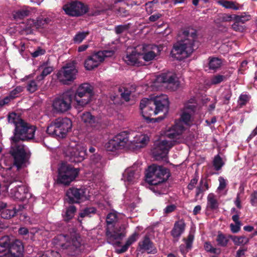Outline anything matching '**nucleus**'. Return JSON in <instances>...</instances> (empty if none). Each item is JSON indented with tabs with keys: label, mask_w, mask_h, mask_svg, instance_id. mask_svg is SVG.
Instances as JSON below:
<instances>
[{
	"label": "nucleus",
	"mask_w": 257,
	"mask_h": 257,
	"mask_svg": "<svg viewBox=\"0 0 257 257\" xmlns=\"http://www.w3.org/2000/svg\"><path fill=\"white\" fill-rule=\"evenodd\" d=\"M226 80V77L222 75H216L211 79V83L213 84H218L221 82Z\"/></svg>",
	"instance_id": "55"
},
{
	"label": "nucleus",
	"mask_w": 257,
	"mask_h": 257,
	"mask_svg": "<svg viewBox=\"0 0 257 257\" xmlns=\"http://www.w3.org/2000/svg\"><path fill=\"white\" fill-rule=\"evenodd\" d=\"M11 143L9 154L14 159V165L20 169L29 160L31 153L25 145L20 142L11 140Z\"/></svg>",
	"instance_id": "7"
},
{
	"label": "nucleus",
	"mask_w": 257,
	"mask_h": 257,
	"mask_svg": "<svg viewBox=\"0 0 257 257\" xmlns=\"http://www.w3.org/2000/svg\"><path fill=\"white\" fill-rule=\"evenodd\" d=\"M219 207V203L216 199V195L212 193H209L207 197L206 209L208 210L214 211Z\"/></svg>",
	"instance_id": "31"
},
{
	"label": "nucleus",
	"mask_w": 257,
	"mask_h": 257,
	"mask_svg": "<svg viewBox=\"0 0 257 257\" xmlns=\"http://www.w3.org/2000/svg\"><path fill=\"white\" fill-rule=\"evenodd\" d=\"M158 82L166 84V87L171 91L176 90L179 86L176 75L170 72L162 73L157 77Z\"/></svg>",
	"instance_id": "17"
},
{
	"label": "nucleus",
	"mask_w": 257,
	"mask_h": 257,
	"mask_svg": "<svg viewBox=\"0 0 257 257\" xmlns=\"http://www.w3.org/2000/svg\"><path fill=\"white\" fill-rule=\"evenodd\" d=\"M204 248L205 250L210 253H212L215 254H220L221 253V249L219 248L214 247L211 243L209 242H205L204 245Z\"/></svg>",
	"instance_id": "40"
},
{
	"label": "nucleus",
	"mask_w": 257,
	"mask_h": 257,
	"mask_svg": "<svg viewBox=\"0 0 257 257\" xmlns=\"http://www.w3.org/2000/svg\"><path fill=\"white\" fill-rule=\"evenodd\" d=\"M73 90H69L56 97L53 101L52 106L56 112L63 113L71 107V103L74 100Z\"/></svg>",
	"instance_id": "10"
},
{
	"label": "nucleus",
	"mask_w": 257,
	"mask_h": 257,
	"mask_svg": "<svg viewBox=\"0 0 257 257\" xmlns=\"http://www.w3.org/2000/svg\"><path fill=\"white\" fill-rule=\"evenodd\" d=\"M113 229L111 230L110 227L106 228V235L107 242L116 246H119L121 244L120 240L125 236V227L124 224L120 225H113Z\"/></svg>",
	"instance_id": "11"
},
{
	"label": "nucleus",
	"mask_w": 257,
	"mask_h": 257,
	"mask_svg": "<svg viewBox=\"0 0 257 257\" xmlns=\"http://www.w3.org/2000/svg\"><path fill=\"white\" fill-rule=\"evenodd\" d=\"M205 191V189H204V187L201 186H197L196 189V194H195V198L196 200H197L199 195L201 194L200 199H201L203 197L204 192Z\"/></svg>",
	"instance_id": "63"
},
{
	"label": "nucleus",
	"mask_w": 257,
	"mask_h": 257,
	"mask_svg": "<svg viewBox=\"0 0 257 257\" xmlns=\"http://www.w3.org/2000/svg\"><path fill=\"white\" fill-rule=\"evenodd\" d=\"M53 244L60 247L64 252L70 256H76L84 250L82 239L79 235L74 234H60L56 236L53 240Z\"/></svg>",
	"instance_id": "3"
},
{
	"label": "nucleus",
	"mask_w": 257,
	"mask_h": 257,
	"mask_svg": "<svg viewBox=\"0 0 257 257\" xmlns=\"http://www.w3.org/2000/svg\"><path fill=\"white\" fill-rule=\"evenodd\" d=\"M184 130V127L183 125L176 123V124L173 126V129L169 130L167 132L166 136L171 139H180Z\"/></svg>",
	"instance_id": "29"
},
{
	"label": "nucleus",
	"mask_w": 257,
	"mask_h": 257,
	"mask_svg": "<svg viewBox=\"0 0 257 257\" xmlns=\"http://www.w3.org/2000/svg\"><path fill=\"white\" fill-rule=\"evenodd\" d=\"M81 118L82 121L89 124L96 130H99L101 127L100 119L92 115L90 112L85 111L83 112L81 115Z\"/></svg>",
	"instance_id": "22"
},
{
	"label": "nucleus",
	"mask_w": 257,
	"mask_h": 257,
	"mask_svg": "<svg viewBox=\"0 0 257 257\" xmlns=\"http://www.w3.org/2000/svg\"><path fill=\"white\" fill-rule=\"evenodd\" d=\"M250 203L252 205H257V191H254L250 195Z\"/></svg>",
	"instance_id": "64"
},
{
	"label": "nucleus",
	"mask_w": 257,
	"mask_h": 257,
	"mask_svg": "<svg viewBox=\"0 0 257 257\" xmlns=\"http://www.w3.org/2000/svg\"><path fill=\"white\" fill-rule=\"evenodd\" d=\"M37 127L25 121L18 123L13 131V136L10 140L14 142H29L35 140Z\"/></svg>",
	"instance_id": "6"
},
{
	"label": "nucleus",
	"mask_w": 257,
	"mask_h": 257,
	"mask_svg": "<svg viewBox=\"0 0 257 257\" xmlns=\"http://www.w3.org/2000/svg\"><path fill=\"white\" fill-rule=\"evenodd\" d=\"M98 53H101V57H102V62L104 61V58L107 57H111L114 54V51L113 50H103L99 51Z\"/></svg>",
	"instance_id": "58"
},
{
	"label": "nucleus",
	"mask_w": 257,
	"mask_h": 257,
	"mask_svg": "<svg viewBox=\"0 0 257 257\" xmlns=\"http://www.w3.org/2000/svg\"><path fill=\"white\" fill-rule=\"evenodd\" d=\"M162 50L163 46L161 45H150L143 53H140L141 58L146 62L151 61L159 56Z\"/></svg>",
	"instance_id": "18"
},
{
	"label": "nucleus",
	"mask_w": 257,
	"mask_h": 257,
	"mask_svg": "<svg viewBox=\"0 0 257 257\" xmlns=\"http://www.w3.org/2000/svg\"><path fill=\"white\" fill-rule=\"evenodd\" d=\"M29 190L25 185H19L11 190L12 197L16 200L23 201L27 198Z\"/></svg>",
	"instance_id": "24"
},
{
	"label": "nucleus",
	"mask_w": 257,
	"mask_h": 257,
	"mask_svg": "<svg viewBox=\"0 0 257 257\" xmlns=\"http://www.w3.org/2000/svg\"><path fill=\"white\" fill-rule=\"evenodd\" d=\"M137 249L142 253L146 251L148 254H156L157 252L154 243L147 235L139 242Z\"/></svg>",
	"instance_id": "19"
},
{
	"label": "nucleus",
	"mask_w": 257,
	"mask_h": 257,
	"mask_svg": "<svg viewBox=\"0 0 257 257\" xmlns=\"http://www.w3.org/2000/svg\"><path fill=\"white\" fill-rule=\"evenodd\" d=\"M140 108L147 123L159 122L163 120L168 113L169 101L165 95L157 96L151 99L144 98L141 101Z\"/></svg>",
	"instance_id": "1"
},
{
	"label": "nucleus",
	"mask_w": 257,
	"mask_h": 257,
	"mask_svg": "<svg viewBox=\"0 0 257 257\" xmlns=\"http://www.w3.org/2000/svg\"><path fill=\"white\" fill-rule=\"evenodd\" d=\"M186 227V224L183 219H180L175 222L174 227L171 231V234L177 241L182 234L184 232Z\"/></svg>",
	"instance_id": "26"
},
{
	"label": "nucleus",
	"mask_w": 257,
	"mask_h": 257,
	"mask_svg": "<svg viewBox=\"0 0 257 257\" xmlns=\"http://www.w3.org/2000/svg\"><path fill=\"white\" fill-rule=\"evenodd\" d=\"M128 141V134L122 132L115 136L106 143L105 147L107 151L113 152L123 148Z\"/></svg>",
	"instance_id": "14"
},
{
	"label": "nucleus",
	"mask_w": 257,
	"mask_h": 257,
	"mask_svg": "<svg viewBox=\"0 0 257 257\" xmlns=\"http://www.w3.org/2000/svg\"><path fill=\"white\" fill-rule=\"evenodd\" d=\"M30 14L31 11L28 8H23L14 11L13 16L15 20L19 21L28 17Z\"/></svg>",
	"instance_id": "32"
},
{
	"label": "nucleus",
	"mask_w": 257,
	"mask_h": 257,
	"mask_svg": "<svg viewBox=\"0 0 257 257\" xmlns=\"http://www.w3.org/2000/svg\"><path fill=\"white\" fill-rule=\"evenodd\" d=\"M26 87L27 90L29 92L33 93L38 89L39 85L36 82V80H31L27 82Z\"/></svg>",
	"instance_id": "43"
},
{
	"label": "nucleus",
	"mask_w": 257,
	"mask_h": 257,
	"mask_svg": "<svg viewBox=\"0 0 257 257\" xmlns=\"http://www.w3.org/2000/svg\"><path fill=\"white\" fill-rule=\"evenodd\" d=\"M96 213V209L93 207H86L82 210L79 214V217L84 218L85 217H91L92 215Z\"/></svg>",
	"instance_id": "36"
},
{
	"label": "nucleus",
	"mask_w": 257,
	"mask_h": 257,
	"mask_svg": "<svg viewBox=\"0 0 257 257\" xmlns=\"http://www.w3.org/2000/svg\"><path fill=\"white\" fill-rule=\"evenodd\" d=\"M48 61L43 63V64L41 65V67H44L41 73L45 77L47 76L48 75L50 74L53 71V67L52 66H48Z\"/></svg>",
	"instance_id": "51"
},
{
	"label": "nucleus",
	"mask_w": 257,
	"mask_h": 257,
	"mask_svg": "<svg viewBox=\"0 0 257 257\" xmlns=\"http://www.w3.org/2000/svg\"><path fill=\"white\" fill-rule=\"evenodd\" d=\"M68 153L70 154V161L75 163L83 161L86 154L85 148L80 146L69 149Z\"/></svg>",
	"instance_id": "21"
},
{
	"label": "nucleus",
	"mask_w": 257,
	"mask_h": 257,
	"mask_svg": "<svg viewBox=\"0 0 257 257\" xmlns=\"http://www.w3.org/2000/svg\"><path fill=\"white\" fill-rule=\"evenodd\" d=\"M230 237V239L233 241L234 244L236 245L244 244L248 242V239L244 236H238L231 235Z\"/></svg>",
	"instance_id": "37"
},
{
	"label": "nucleus",
	"mask_w": 257,
	"mask_h": 257,
	"mask_svg": "<svg viewBox=\"0 0 257 257\" xmlns=\"http://www.w3.org/2000/svg\"><path fill=\"white\" fill-rule=\"evenodd\" d=\"M13 239L9 236L5 235L0 238V257H6Z\"/></svg>",
	"instance_id": "28"
},
{
	"label": "nucleus",
	"mask_w": 257,
	"mask_h": 257,
	"mask_svg": "<svg viewBox=\"0 0 257 257\" xmlns=\"http://www.w3.org/2000/svg\"><path fill=\"white\" fill-rule=\"evenodd\" d=\"M224 164V163L222 160V159L219 155H217L214 157L213 161V165L215 170H220Z\"/></svg>",
	"instance_id": "44"
},
{
	"label": "nucleus",
	"mask_w": 257,
	"mask_h": 257,
	"mask_svg": "<svg viewBox=\"0 0 257 257\" xmlns=\"http://www.w3.org/2000/svg\"><path fill=\"white\" fill-rule=\"evenodd\" d=\"M222 64V60L218 57H209L208 58V67L209 69L216 71Z\"/></svg>",
	"instance_id": "34"
},
{
	"label": "nucleus",
	"mask_w": 257,
	"mask_h": 257,
	"mask_svg": "<svg viewBox=\"0 0 257 257\" xmlns=\"http://www.w3.org/2000/svg\"><path fill=\"white\" fill-rule=\"evenodd\" d=\"M139 58H141L140 53H137L136 51L133 50L131 53L126 55L124 60L128 65H138L140 64Z\"/></svg>",
	"instance_id": "30"
},
{
	"label": "nucleus",
	"mask_w": 257,
	"mask_h": 257,
	"mask_svg": "<svg viewBox=\"0 0 257 257\" xmlns=\"http://www.w3.org/2000/svg\"><path fill=\"white\" fill-rule=\"evenodd\" d=\"M72 123L68 117H59L52 121L47 126V133L57 139L65 138L71 130Z\"/></svg>",
	"instance_id": "5"
},
{
	"label": "nucleus",
	"mask_w": 257,
	"mask_h": 257,
	"mask_svg": "<svg viewBox=\"0 0 257 257\" xmlns=\"http://www.w3.org/2000/svg\"><path fill=\"white\" fill-rule=\"evenodd\" d=\"M191 118V115L189 113L186 112H183L180 117L181 120L185 124H188Z\"/></svg>",
	"instance_id": "61"
},
{
	"label": "nucleus",
	"mask_w": 257,
	"mask_h": 257,
	"mask_svg": "<svg viewBox=\"0 0 257 257\" xmlns=\"http://www.w3.org/2000/svg\"><path fill=\"white\" fill-rule=\"evenodd\" d=\"M184 39L176 43L171 51L172 56L177 60H182L188 57L198 48L195 46L197 32L194 30L190 32L185 30L183 32Z\"/></svg>",
	"instance_id": "2"
},
{
	"label": "nucleus",
	"mask_w": 257,
	"mask_h": 257,
	"mask_svg": "<svg viewBox=\"0 0 257 257\" xmlns=\"http://www.w3.org/2000/svg\"><path fill=\"white\" fill-rule=\"evenodd\" d=\"M15 207L8 205L6 203L0 201V215L2 218L9 219L17 214Z\"/></svg>",
	"instance_id": "25"
},
{
	"label": "nucleus",
	"mask_w": 257,
	"mask_h": 257,
	"mask_svg": "<svg viewBox=\"0 0 257 257\" xmlns=\"http://www.w3.org/2000/svg\"><path fill=\"white\" fill-rule=\"evenodd\" d=\"M136 176V171L132 169L126 170L123 174L124 177L130 183H134Z\"/></svg>",
	"instance_id": "39"
},
{
	"label": "nucleus",
	"mask_w": 257,
	"mask_h": 257,
	"mask_svg": "<svg viewBox=\"0 0 257 257\" xmlns=\"http://www.w3.org/2000/svg\"><path fill=\"white\" fill-rule=\"evenodd\" d=\"M219 3L223 7L226 9H232L235 10H237L239 9L238 7L235 6V3L232 1H220Z\"/></svg>",
	"instance_id": "47"
},
{
	"label": "nucleus",
	"mask_w": 257,
	"mask_h": 257,
	"mask_svg": "<svg viewBox=\"0 0 257 257\" xmlns=\"http://www.w3.org/2000/svg\"><path fill=\"white\" fill-rule=\"evenodd\" d=\"M117 221V215L114 213H109L107 214L106 218V222L107 227L110 225L112 226L114 225V223Z\"/></svg>",
	"instance_id": "46"
},
{
	"label": "nucleus",
	"mask_w": 257,
	"mask_h": 257,
	"mask_svg": "<svg viewBox=\"0 0 257 257\" xmlns=\"http://www.w3.org/2000/svg\"><path fill=\"white\" fill-rule=\"evenodd\" d=\"M230 236V234H226L219 231L216 238L217 245L223 247H226Z\"/></svg>",
	"instance_id": "33"
},
{
	"label": "nucleus",
	"mask_w": 257,
	"mask_h": 257,
	"mask_svg": "<svg viewBox=\"0 0 257 257\" xmlns=\"http://www.w3.org/2000/svg\"><path fill=\"white\" fill-rule=\"evenodd\" d=\"M24 91V87L21 86H17L15 88L11 91L9 93V97L14 100L18 97L21 92Z\"/></svg>",
	"instance_id": "42"
},
{
	"label": "nucleus",
	"mask_w": 257,
	"mask_h": 257,
	"mask_svg": "<svg viewBox=\"0 0 257 257\" xmlns=\"http://www.w3.org/2000/svg\"><path fill=\"white\" fill-rule=\"evenodd\" d=\"M198 180V174H195L194 177L191 180L190 182L187 186V189L189 190H192L195 187Z\"/></svg>",
	"instance_id": "60"
},
{
	"label": "nucleus",
	"mask_w": 257,
	"mask_h": 257,
	"mask_svg": "<svg viewBox=\"0 0 257 257\" xmlns=\"http://www.w3.org/2000/svg\"><path fill=\"white\" fill-rule=\"evenodd\" d=\"M250 96L247 94H241L238 98V105L239 106V107H242V106L246 105V104L249 101Z\"/></svg>",
	"instance_id": "50"
},
{
	"label": "nucleus",
	"mask_w": 257,
	"mask_h": 257,
	"mask_svg": "<svg viewBox=\"0 0 257 257\" xmlns=\"http://www.w3.org/2000/svg\"><path fill=\"white\" fill-rule=\"evenodd\" d=\"M145 176L149 184L158 187L163 185L170 177V174L166 168L153 164L148 167Z\"/></svg>",
	"instance_id": "4"
},
{
	"label": "nucleus",
	"mask_w": 257,
	"mask_h": 257,
	"mask_svg": "<svg viewBox=\"0 0 257 257\" xmlns=\"http://www.w3.org/2000/svg\"><path fill=\"white\" fill-rule=\"evenodd\" d=\"M84 189L70 187L66 192L65 200L69 204L80 203L85 196Z\"/></svg>",
	"instance_id": "15"
},
{
	"label": "nucleus",
	"mask_w": 257,
	"mask_h": 257,
	"mask_svg": "<svg viewBox=\"0 0 257 257\" xmlns=\"http://www.w3.org/2000/svg\"><path fill=\"white\" fill-rule=\"evenodd\" d=\"M45 53V49L42 48L41 47H38L34 52L31 53V56L33 58H36L39 56L43 55Z\"/></svg>",
	"instance_id": "59"
},
{
	"label": "nucleus",
	"mask_w": 257,
	"mask_h": 257,
	"mask_svg": "<svg viewBox=\"0 0 257 257\" xmlns=\"http://www.w3.org/2000/svg\"><path fill=\"white\" fill-rule=\"evenodd\" d=\"M101 156L96 153L90 157V161L91 165H95L97 167H100L101 166Z\"/></svg>",
	"instance_id": "45"
},
{
	"label": "nucleus",
	"mask_w": 257,
	"mask_h": 257,
	"mask_svg": "<svg viewBox=\"0 0 257 257\" xmlns=\"http://www.w3.org/2000/svg\"><path fill=\"white\" fill-rule=\"evenodd\" d=\"M79 171V169L75 168L71 165L62 163L58 168L57 183L69 186L78 176Z\"/></svg>",
	"instance_id": "8"
},
{
	"label": "nucleus",
	"mask_w": 257,
	"mask_h": 257,
	"mask_svg": "<svg viewBox=\"0 0 257 257\" xmlns=\"http://www.w3.org/2000/svg\"><path fill=\"white\" fill-rule=\"evenodd\" d=\"M153 154L157 160L163 159L167 156L169 150L172 147L171 142L166 140L156 142Z\"/></svg>",
	"instance_id": "16"
},
{
	"label": "nucleus",
	"mask_w": 257,
	"mask_h": 257,
	"mask_svg": "<svg viewBox=\"0 0 257 257\" xmlns=\"http://www.w3.org/2000/svg\"><path fill=\"white\" fill-rule=\"evenodd\" d=\"M149 141V138L146 135H141L140 136L139 140H137L136 145L137 147L143 148L148 143Z\"/></svg>",
	"instance_id": "48"
},
{
	"label": "nucleus",
	"mask_w": 257,
	"mask_h": 257,
	"mask_svg": "<svg viewBox=\"0 0 257 257\" xmlns=\"http://www.w3.org/2000/svg\"><path fill=\"white\" fill-rule=\"evenodd\" d=\"M8 119L10 123H14L15 127H16L17 124L21 121H25L14 112L9 113L8 116Z\"/></svg>",
	"instance_id": "38"
},
{
	"label": "nucleus",
	"mask_w": 257,
	"mask_h": 257,
	"mask_svg": "<svg viewBox=\"0 0 257 257\" xmlns=\"http://www.w3.org/2000/svg\"><path fill=\"white\" fill-rule=\"evenodd\" d=\"M241 224V223H231L229 226L231 231L233 233H238L240 230Z\"/></svg>",
	"instance_id": "62"
},
{
	"label": "nucleus",
	"mask_w": 257,
	"mask_h": 257,
	"mask_svg": "<svg viewBox=\"0 0 257 257\" xmlns=\"http://www.w3.org/2000/svg\"><path fill=\"white\" fill-rule=\"evenodd\" d=\"M89 34V32H79L74 36L73 41L74 43L80 44Z\"/></svg>",
	"instance_id": "41"
},
{
	"label": "nucleus",
	"mask_w": 257,
	"mask_h": 257,
	"mask_svg": "<svg viewBox=\"0 0 257 257\" xmlns=\"http://www.w3.org/2000/svg\"><path fill=\"white\" fill-rule=\"evenodd\" d=\"M77 211L76 207L74 205L70 204L66 207L62 211L61 216L63 220L66 223L70 222L74 218Z\"/></svg>",
	"instance_id": "27"
},
{
	"label": "nucleus",
	"mask_w": 257,
	"mask_h": 257,
	"mask_svg": "<svg viewBox=\"0 0 257 257\" xmlns=\"http://www.w3.org/2000/svg\"><path fill=\"white\" fill-rule=\"evenodd\" d=\"M51 21L48 18H38L36 20H34L33 24L36 29L44 28Z\"/></svg>",
	"instance_id": "35"
},
{
	"label": "nucleus",
	"mask_w": 257,
	"mask_h": 257,
	"mask_svg": "<svg viewBox=\"0 0 257 257\" xmlns=\"http://www.w3.org/2000/svg\"><path fill=\"white\" fill-rule=\"evenodd\" d=\"M250 15H234V20H237L239 22H240L241 24H244L245 22L248 21L250 20Z\"/></svg>",
	"instance_id": "53"
},
{
	"label": "nucleus",
	"mask_w": 257,
	"mask_h": 257,
	"mask_svg": "<svg viewBox=\"0 0 257 257\" xmlns=\"http://www.w3.org/2000/svg\"><path fill=\"white\" fill-rule=\"evenodd\" d=\"M24 247L22 242L19 240H13L6 257H23Z\"/></svg>",
	"instance_id": "20"
},
{
	"label": "nucleus",
	"mask_w": 257,
	"mask_h": 257,
	"mask_svg": "<svg viewBox=\"0 0 257 257\" xmlns=\"http://www.w3.org/2000/svg\"><path fill=\"white\" fill-rule=\"evenodd\" d=\"M130 27V24L123 25H118L115 27V32L116 34H120L124 31L127 30Z\"/></svg>",
	"instance_id": "57"
},
{
	"label": "nucleus",
	"mask_w": 257,
	"mask_h": 257,
	"mask_svg": "<svg viewBox=\"0 0 257 257\" xmlns=\"http://www.w3.org/2000/svg\"><path fill=\"white\" fill-rule=\"evenodd\" d=\"M119 91L121 93L120 95L125 101H128L130 100V96L131 94V91L127 89H125L124 88H119Z\"/></svg>",
	"instance_id": "56"
},
{
	"label": "nucleus",
	"mask_w": 257,
	"mask_h": 257,
	"mask_svg": "<svg viewBox=\"0 0 257 257\" xmlns=\"http://www.w3.org/2000/svg\"><path fill=\"white\" fill-rule=\"evenodd\" d=\"M65 14L71 17H79L88 12V5L79 1H72L63 6Z\"/></svg>",
	"instance_id": "13"
},
{
	"label": "nucleus",
	"mask_w": 257,
	"mask_h": 257,
	"mask_svg": "<svg viewBox=\"0 0 257 257\" xmlns=\"http://www.w3.org/2000/svg\"><path fill=\"white\" fill-rule=\"evenodd\" d=\"M232 95L231 91L229 89L225 90L222 93L223 103L227 104Z\"/></svg>",
	"instance_id": "54"
},
{
	"label": "nucleus",
	"mask_w": 257,
	"mask_h": 257,
	"mask_svg": "<svg viewBox=\"0 0 257 257\" xmlns=\"http://www.w3.org/2000/svg\"><path fill=\"white\" fill-rule=\"evenodd\" d=\"M101 54V53L97 52L87 57L84 62V66L86 70H92L102 62Z\"/></svg>",
	"instance_id": "23"
},
{
	"label": "nucleus",
	"mask_w": 257,
	"mask_h": 257,
	"mask_svg": "<svg viewBox=\"0 0 257 257\" xmlns=\"http://www.w3.org/2000/svg\"><path fill=\"white\" fill-rule=\"evenodd\" d=\"M194 239V236L192 233H189L187 236L186 239L184 238V240L185 241L186 246L185 248L187 249V251L191 250L192 247V243Z\"/></svg>",
	"instance_id": "49"
},
{
	"label": "nucleus",
	"mask_w": 257,
	"mask_h": 257,
	"mask_svg": "<svg viewBox=\"0 0 257 257\" xmlns=\"http://www.w3.org/2000/svg\"><path fill=\"white\" fill-rule=\"evenodd\" d=\"M235 22L232 25V28L236 32H243L245 28L244 25L241 24L238 20H234Z\"/></svg>",
	"instance_id": "52"
},
{
	"label": "nucleus",
	"mask_w": 257,
	"mask_h": 257,
	"mask_svg": "<svg viewBox=\"0 0 257 257\" xmlns=\"http://www.w3.org/2000/svg\"><path fill=\"white\" fill-rule=\"evenodd\" d=\"M77 72L78 71L74 64L67 63L58 71L57 77L61 83L69 85L76 79Z\"/></svg>",
	"instance_id": "12"
},
{
	"label": "nucleus",
	"mask_w": 257,
	"mask_h": 257,
	"mask_svg": "<svg viewBox=\"0 0 257 257\" xmlns=\"http://www.w3.org/2000/svg\"><path fill=\"white\" fill-rule=\"evenodd\" d=\"M74 100L76 102L78 109L88 104L94 95L93 87L89 83L80 84L76 91H73Z\"/></svg>",
	"instance_id": "9"
}]
</instances>
